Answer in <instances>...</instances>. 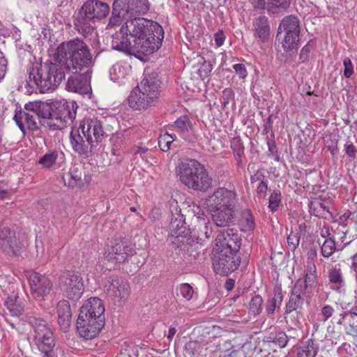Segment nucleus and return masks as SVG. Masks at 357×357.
<instances>
[{"mask_svg": "<svg viewBox=\"0 0 357 357\" xmlns=\"http://www.w3.org/2000/svg\"><path fill=\"white\" fill-rule=\"evenodd\" d=\"M54 59L63 70L74 74L68 79V91L80 94H86L90 91L89 81L79 74L93 63L90 49L83 40L76 38L61 43L55 50Z\"/></svg>", "mask_w": 357, "mask_h": 357, "instance_id": "obj_1", "label": "nucleus"}, {"mask_svg": "<svg viewBox=\"0 0 357 357\" xmlns=\"http://www.w3.org/2000/svg\"><path fill=\"white\" fill-rule=\"evenodd\" d=\"M237 195L234 190L220 187L205 199L213 222L217 227H229L236 218Z\"/></svg>", "mask_w": 357, "mask_h": 357, "instance_id": "obj_2", "label": "nucleus"}, {"mask_svg": "<svg viewBox=\"0 0 357 357\" xmlns=\"http://www.w3.org/2000/svg\"><path fill=\"white\" fill-rule=\"evenodd\" d=\"M64 78L63 68L59 63H50L30 68L27 82L30 86H37L44 93L54 90Z\"/></svg>", "mask_w": 357, "mask_h": 357, "instance_id": "obj_3", "label": "nucleus"}, {"mask_svg": "<svg viewBox=\"0 0 357 357\" xmlns=\"http://www.w3.org/2000/svg\"><path fill=\"white\" fill-rule=\"evenodd\" d=\"M160 88L158 80L152 77L144 78L130 92L128 98L129 107L135 110H146L154 106L160 96Z\"/></svg>", "mask_w": 357, "mask_h": 357, "instance_id": "obj_4", "label": "nucleus"}, {"mask_svg": "<svg viewBox=\"0 0 357 357\" xmlns=\"http://www.w3.org/2000/svg\"><path fill=\"white\" fill-rule=\"evenodd\" d=\"M154 32H156L159 39L164 38L163 29L158 22L145 18L135 17L127 20L112 40L118 38L123 42L131 41L141 36L153 34Z\"/></svg>", "mask_w": 357, "mask_h": 357, "instance_id": "obj_5", "label": "nucleus"}, {"mask_svg": "<svg viewBox=\"0 0 357 357\" xmlns=\"http://www.w3.org/2000/svg\"><path fill=\"white\" fill-rule=\"evenodd\" d=\"M158 34L141 36L132 40L120 41L119 39L112 40V47L114 50L133 54L141 59L142 56L149 55L158 50L163 39H159Z\"/></svg>", "mask_w": 357, "mask_h": 357, "instance_id": "obj_6", "label": "nucleus"}, {"mask_svg": "<svg viewBox=\"0 0 357 357\" xmlns=\"http://www.w3.org/2000/svg\"><path fill=\"white\" fill-rule=\"evenodd\" d=\"M27 320L33 329L31 336L37 349L45 354L44 357H54L52 352L55 346V339L50 327L44 319L36 316H30Z\"/></svg>", "mask_w": 357, "mask_h": 357, "instance_id": "obj_7", "label": "nucleus"}, {"mask_svg": "<svg viewBox=\"0 0 357 357\" xmlns=\"http://www.w3.org/2000/svg\"><path fill=\"white\" fill-rule=\"evenodd\" d=\"M109 12V7L106 3L89 0L82 6L75 24L79 31L87 34L93 29L91 22L95 20L105 18Z\"/></svg>", "mask_w": 357, "mask_h": 357, "instance_id": "obj_8", "label": "nucleus"}, {"mask_svg": "<svg viewBox=\"0 0 357 357\" xmlns=\"http://www.w3.org/2000/svg\"><path fill=\"white\" fill-rule=\"evenodd\" d=\"M213 268L215 273L227 275L236 271L241 263L238 253L227 252L220 248H213Z\"/></svg>", "mask_w": 357, "mask_h": 357, "instance_id": "obj_9", "label": "nucleus"}, {"mask_svg": "<svg viewBox=\"0 0 357 357\" xmlns=\"http://www.w3.org/2000/svg\"><path fill=\"white\" fill-rule=\"evenodd\" d=\"M279 29L284 33L282 42L286 51L297 50L298 47L300 25L298 18L294 15L285 17L281 22Z\"/></svg>", "mask_w": 357, "mask_h": 357, "instance_id": "obj_10", "label": "nucleus"}, {"mask_svg": "<svg viewBox=\"0 0 357 357\" xmlns=\"http://www.w3.org/2000/svg\"><path fill=\"white\" fill-rule=\"evenodd\" d=\"M59 287L65 296L72 301L79 300L84 290L82 278L78 273H66L59 278Z\"/></svg>", "mask_w": 357, "mask_h": 357, "instance_id": "obj_11", "label": "nucleus"}, {"mask_svg": "<svg viewBox=\"0 0 357 357\" xmlns=\"http://www.w3.org/2000/svg\"><path fill=\"white\" fill-rule=\"evenodd\" d=\"M38 107L37 103H29L26 105L24 110H20L15 114L13 119L23 133L38 128L40 123V116L37 112Z\"/></svg>", "mask_w": 357, "mask_h": 357, "instance_id": "obj_12", "label": "nucleus"}, {"mask_svg": "<svg viewBox=\"0 0 357 357\" xmlns=\"http://www.w3.org/2000/svg\"><path fill=\"white\" fill-rule=\"evenodd\" d=\"M105 305L97 297L89 298L81 307L78 319H86L92 322L98 321L105 324Z\"/></svg>", "mask_w": 357, "mask_h": 357, "instance_id": "obj_13", "label": "nucleus"}, {"mask_svg": "<svg viewBox=\"0 0 357 357\" xmlns=\"http://www.w3.org/2000/svg\"><path fill=\"white\" fill-rule=\"evenodd\" d=\"M132 255V248L126 241H116L105 248L104 258L113 264L124 262Z\"/></svg>", "mask_w": 357, "mask_h": 357, "instance_id": "obj_14", "label": "nucleus"}, {"mask_svg": "<svg viewBox=\"0 0 357 357\" xmlns=\"http://www.w3.org/2000/svg\"><path fill=\"white\" fill-rule=\"evenodd\" d=\"M241 245V238L238 231L234 229H229L217 235L213 248L238 254Z\"/></svg>", "mask_w": 357, "mask_h": 357, "instance_id": "obj_15", "label": "nucleus"}, {"mask_svg": "<svg viewBox=\"0 0 357 357\" xmlns=\"http://www.w3.org/2000/svg\"><path fill=\"white\" fill-rule=\"evenodd\" d=\"M28 280L32 294L37 299H40L44 296L50 294L52 289V284L50 280L38 273H29Z\"/></svg>", "mask_w": 357, "mask_h": 357, "instance_id": "obj_16", "label": "nucleus"}, {"mask_svg": "<svg viewBox=\"0 0 357 357\" xmlns=\"http://www.w3.org/2000/svg\"><path fill=\"white\" fill-rule=\"evenodd\" d=\"M78 128L84 137H91L93 144L100 141L104 137L105 132L102 123L96 118L84 119Z\"/></svg>", "mask_w": 357, "mask_h": 357, "instance_id": "obj_17", "label": "nucleus"}, {"mask_svg": "<svg viewBox=\"0 0 357 357\" xmlns=\"http://www.w3.org/2000/svg\"><path fill=\"white\" fill-rule=\"evenodd\" d=\"M104 291L112 299H121L128 295L129 286L118 277L113 276L108 278L105 282Z\"/></svg>", "mask_w": 357, "mask_h": 357, "instance_id": "obj_18", "label": "nucleus"}, {"mask_svg": "<svg viewBox=\"0 0 357 357\" xmlns=\"http://www.w3.org/2000/svg\"><path fill=\"white\" fill-rule=\"evenodd\" d=\"M202 164L195 160H187L180 163L176 168L177 176L180 181L188 188L195 179L194 174L198 171Z\"/></svg>", "mask_w": 357, "mask_h": 357, "instance_id": "obj_19", "label": "nucleus"}, {"mask_svg": "<svg viewBox=\"0 0 357 357\" xmlns=\"http://www.w3.org/2000/svg\"><path fill=\"white\" fill-rule=\"evenodd\" d=\"M70 143L74 151L80 155H87L91 150L93 144L91 138L84 137L80 128H73L70 132Z\"/></svg>", "mask_w": 357, "mask_h": 357, "instance_id": "obj_20", "label": "nucleus"}, {"mask_svg": "<svg viewBox=\"0 0 357 357\" xmlns=\"http://www.w3.org/2000/svg\"><path fill=\"white\" fill-rule=\"evenodd\" d=\"M104 326L102 322H92L86 319H78L77 320V331L79 336L91 340L96 337Z\"/></svg>", "mask_w": 357, "mask_h": 357, "instance_id": "obj_21", "label": "nucleus"}, {"mask_svg": "<svg viewBox=\"0 0 357 357\" xmlns=\"http://www.w3.org/2000/svg\"><path fill=\"white\" fill-rule=\"evenodd\" d=\"M195 179L192 181V183L188 187L194 190L206 192L208 190L212 184V178L208 174V171L203 165L198 167L197 174H194Z\"/></svg>", "mask_w": 357, "mask_h": 357, "instance_id": "obj_22", "label": "nucleus"}, {"mask_svg": "<svg viewBox=\"0 0 357 357\" xmlns=\"http://www.w3.org/2000/svg\"><path fill=\"white\" fill-rule=\"evenodd\" d=\"M303 283V281L299 280L295 284L291 291L289 302L286 305V313H291V312L296 310L302 306L303 303V299L301 296V294L304 293Z\"/></svg>", "mask_w": 357, "mask_h": 357, "instance_id": "obj_23", "label": "nucleus"}, {"mask_svg": "<svg viewBox=\"0 0 357 357\" xmlns=\"http://www.w3.org/2000/svg\"><path fill=\"white\" fill-rule=\"evenodd\" d=\"M56 309L58 323L61 328L66 332L70 327L72 317L70 303L66 300H62L58 303Z\"/></svg>", "mask_w": 357, "mask_h": 357, "instance_id": "obj_24", "label": "nucleus"}, {"mask_svg": "<svg viewBox=\"0 0 357 357\" xmlns=\"http://www.w3.org/2000/svg\"><path fill=\"white\" fill-rule=\"evenodd\" d=\"M253 31L255 39L258 42L264 43L268 40L270 35V26L268 18L260 16L253 23Z\"/></svg>", "mask_w": 357, "mask_h": 357, "instance_id": "obj_25", "label": "nucleus"}, {"mask_svg": "<svg viewBox=\"0 0 357 357\" xmlns=\"http://www.w3.org/2000/svg\"><path fill=\"white\" fill-rule=\"evenodd\" d=\"M290 0H257L255 7L266 10L269 13H276L286 10L290 5Z\"/></svg>", "mask_w": 357, "mask_h": 357, "instance_id": "obj_26", "label": "nucleus"}, {"mask_svg": "<svg viewBox=\"0 0 357 357\" xmlns=\"http://www.w3.org/2000/svg\"><path fill=\"white\" fill-rule=\"evenodd\" d=\"M84 168L82 165L76 164L73 165L69 172L63 177L64 183L69 187H80L83 184L82 176Z\"/></svg>", "mask_w": 357, "mask_h": 357, "instance_id": "obj_27", "label": "nucleus"}, {"mask_svg": "<svg viewBox=\"0 0 357 357\" xmlns=\"http://www.w3.org/2000/svg\"><path fill=\"white\" fill-rule=\"evenodd\" d=\"M131 66L126 62L114 64L109 69V76L114 82L121 84L130 74Z\"/></svg>", "mask_w": 357, "mask_h": 357, "instance_id": "obj_28", "label": "nucleus"}, {"mask_svg": "<svg viewBox=\"0 0 357 357\" xmlns=\"http://www.w3.org/2000/svg\"><path fill=\"white\" fill-rule=\"evenodd\" d=\"M77 104L73 101L65 100L57 107V118L64 123L73 121L75 118Z\"/></svg>", "mask_w": 357, "mask_h": 357, "instance_id": "obj_29", "label": "nucleus"}, {"mask_svg": "<svg viewBox=\"0 0 357 357\" xmlns=\"http://www.w3.org/2000/svg\"><path fill=\"white\" fill-rule=\"evenodd\" d=\"M4 306L6 316L19 317L24 312V307L16 294L9 296L5 301Z\"/></svg>", "mask_w": 357, "mask_h": 357, "instance_id": "obj_30", "label": "nucleus"}, {"mask_svg": "<svg viewBox=\"0 0 357 357\" xmlns=\"http://www.w3.org/2000/svg\"><path fill=\"white\" fill-rule=\"evenodd\" d=\"M303 291L305 293L311 291L317 285V268L314 264L307 266L304 280Z\"/></svg>", "mask_w": 357, "mask_h": 357, "instance_id": "obj_31", "label": "nucleus"}, {"mask_svg": "<svg viewBox=\"0 0 357 357\" xmlns=\"http://www.w3.org/2000/svg\"><path fill=\"white\" fill-rule=\"evenodd\" d=\"M63 153L54 150L43 155L39 160L38 164L43 169H50L57 163V161L62 158Z\"/></svg>", "mask_w": 357, "mask_h": 357, "instance_id": "obj_32", "label": "nucleus"}, {"mask_svg": "<svg viewBox=\"0 0 357 357\" xmlns=\"http://www.w3.org/2000/svg\"><path fill=\"white\" fill-rule=\"evenodd\" d=\"M328 278L331 283L333 284V289L338 292H341L344 281L340 268L335 266L331 268L328 273Z\"/></svg>", "mask_w": 357, "mask_h": 357, "instance_id": "obj_33", "label": "nucleus"}, {"mask_svg": "<svg viewBox=\"0 0 357 357\" xmlns=\"http://www.w3.org/2000/svg\"><path fill=\"white\" fill-rule=\"evenodd\" d=\"M134 0H115L113 6L116 12L121 13L123 15L130 14Z\"/></svg>", "mask_w": 357, "mask_h": 357, "instance_id": "obj_34", "label": "nucleus"}, {"mask_svg": "<svg viewBox=\"0 0 357 357\" xmlns=\"http://www.w3.org/2000/svg\"><path fill=\"white\" fill-rule=\"evenodd\" d=\"M310 210L315 216H324L329 213L328 207L321 201L316 199L311 202Z\"/></svg>", "mask_w": 357, "mask_h": 357, "instance_id": "obj_35", "label": "nucleus"}, {"mask_svg": "<svg viewBox=\"0 0 357 357\" xmlns=\"http://www.w3.org/2000/svg\"><path fill=\"white\" fill-rule=\"evenodd\" d=\"M202 349L201 343L196 340L189 341L185 347V354L190 357H197L201 354Z\"/></svg>", "mask_w": 357, "mask_h": 357, "instance_id": "obj_36", "label": "nucleus"}, {"mask_svg": "<svg viewBox=\"0 0 357 357\" xmlns=\"http://www.w3.org/2000/svg\"><path fill=\"white\" fill-rule=\"evenodd\" d=\"M131 10V15L144 14L149 10V2L148 0H134Z\"/></svg>", "mask_w": 357, "mask_h": 357, "instance_id": "obj_37", "label": "nucleus"}, {"mask_svg": "<svg viewBox=\"0 0 357 357\" xmlns=\"http://www.w3.org/2000/svg\"><path fill=\"white\" fill-rule=\"evenodd\" d=\"M317 354V349L314 347L313 341L310 340L298 351V357H315Z\"/></svg>", "mask_w": 357, "mask_h": 357, "instance_id": "obj_38", "label": "nucleus"}, {"mask_svg": "<svg viewBox=\"0 0 357 357\" xmlns=\"http://www.w3.org/2000/svg\"><path fill=\"white\" fill-rule=\"evenodd\" d=\"M335 240L333 238L326 239L321 247V254L324 257H331L336 250Z\"/></svg>", "mask_w": 357, "mask_h": 357, "instance_id": "obj_39", "label": "nucleus"}, {"mask_svg": "<svg viewBox=\"0 0 357 357\" xmlns=\"http://www.w3.org/2000/svg\"><path fill=\"white\" fill-rule=\"evenodd\" d=\"M282 301L281 293H275L274 297L270 299L266 305V310L268 314H273L277 307H279Z\"/></svg>", "mask_w": 357, "mask_h": 357, "instance_id": "obj_40", "label": "nucleus"}, {"mask_svg": "<svg viewBox=\"0 0 357 357\" xmlns=\"http://www.w3.org/2000/svg\"><path fill=\"white\" fill-rule=\"evenodd\" d=\"M174 139L175 138L167 132L161 135L158 139V145L160 149L164 152L167 151Z\"/></svg>", "mask_w": 357, "mask_h": 357, "instance_id": "obj_41", "label": "nucleus"}, {"mask_svg": "<svg viewBox=\"0 0 357 357\" xmlns=\"http://www.w3.org/2000/svg\"><path fill=\"white\" fill-rule=\"evenodd\" d=\"M281 202V193L279 190H273L268 199V208L273 212L276 211Z\"/></svg>", "mask_w": 357, "mask_h": 357, "instance_id": "obj_42", "label": "nucleus"}, {"mask_svg": "<svg viewBox=\"0 0 357 357\" xmlns=\"http://www.w3.org/2000/svg\"><path fill=\"white\" fill-rule=\"evenodd\" d=\"M8 233L10 234V231L8 229H4V231H2L0 234V247H1L5 251H8V250H11L13 251V246L12 245L11 237L6 236V234Z\"/></svg>", "mask_w": 357, "mask_h": 357, "instance_id": "obj_43", "label": "nucleus"}, {"mask_svg": "<svg viewBox=\"0 0 357 357\" xmlns=\"http://www.w3.org/2000/svg\"><path fill=\"white\" fill-rule=\"evenodd\" d=\"M262 303V298L259 295L255 296L250 303V311L254 314H259L261 310Z\"/></svg>", "mask_w": 357, "mask_h": 357, "instance_id": "obj_44", "label": "nucleus"}, {"mask_svg": "<svg viewBox=\"0 0 357 357\" xmlns=\"http://www.w3.org/2000/svg\"><path fill=\"white\" fill-rule=\"evenodd\" d=\"M178 290L182 297L187 301H190L193 296L194 290L188 283L181 284L178 287Z\"/></svg>", "mask_w": 357, "mask_h": 357, "instance_id": "obj_45", "label": "nucleus"}, {"mask_svg": "<svg viewBox=\"0 0 357 357\" xmlns=\"http://www.w3.org/2000/svg\"><path fill=\"white\" fill-rule=\"evenodd\" d=\"M175 126L181 132H185L191 128V123L188 117L183 116L178 118L175 121Z\"/></svg>", "mask_w": 357, "mask_h": 357, "instance_id": "obj_46", "label": "nucleus"}, {"mask_svg": "<svg viewBox=\"0 0 357 357\" xmlns=\"http://www.w3.org/2000/svg\"><path fill=\"white\" fill-rule=\"evenodd\" d=\"M300 231H291L287 236V243L289 248L292 250H295L300 242Z\"/></svg>", "mask_w": 357, "mask_h": 357, "instance_id": "obj_47", "label": "nucleus"}, {"mask_svg": "<svg viewBox=\"0 0 357 357\" xmlns=\"http://www.w3.org/2000/svg\"><path fill=\"white\" fill-rule=\"evenodd\" d=\"M197 218L199 219L200 223L204 225V231H201V234H199L200 238L202 239V234L204 235L206 238H209L212 234L211 225L210 222L208 220L206 221L204 217L197 216Z\"/></svg>", "mask_w": 357, "mask_h": 357, "instance_id": "obj_48", "label": "nucleus"}, {"mask_svg": "<svg viewBox=\"0 0 357 357\" xmlns=\"http://www.w3.org/2000/svg\"><path fill=\"white\" fill-rule=\"evenodd\" d=\"M343 66H344V70H343L344 76L346 78L351 77V75L354 73V66L351 62V60L348 57L344 58L343 59Z\"/></svg>", "mask_w": 357, "mask_h": 357, "instance_id": "obj_49", "label": "nucleus"}, {"mask_svg": "<svg viewBox=\"0 0 357 357\" xmlns=\"http://www.w3.org/2000/svg\"><path fill=\"white\" fill-rule=\"evenodd\" d=\"M125 17L121 13L112 10V16L109 18L107 26L114 27L121 22L122 18Z\"/></svg>", "mask_w": 357, "mask_h": 357, "instance_id": "obj_50", "label": "nucleus"}, {"mask_svg": "<svg viewBox=\"0 0 357 357\" xmlns=\"http://www.w3.org/2000/svg\"><path fill=\"white\" fill-rule=\"evenodd\" d=\"M313 48V43H308L307 45H305L301 50L300 53V59L302 61V62L306 61L310 56V52Z\"/></svg>", "mask_w": 357, "mask_h": 357, "instance_id": "obj_51", "label": "nucleus"}, {"mask_svg": "<svg viewBox=\"0 0 357 357\" xmlns=\"http://www.w3.org/2000/svg\"><path fill=\"white\" fill-rule=\"evenodd\" d=\"M267 189H268L267 181H261L259 183H257V189H256L257 196L259 198L264 199L266 195Z\"/></svg>", "mask_w": 357, "mask_h": 357, "instance_id": "obj_52", "label": "nucleus"}, {"mask_svg": "<svg viewBox=\"0 0 357 357\" xmlns=\"http://www.w3.org/2000/svg\"><path fill=\"white\" fill-rule=\"evenodd\" d=\"M233 68L234 69L240 79H245L247 77L248 73L245 65L242 63L234 64L233 66Z\"/></svg>", "mask_w": 357, "mask_h": 357, "instance_id": "obj_53", "label": "nucleus"}, {"mask_svg": "<svg viewBox=\"0 0 357 357\" xmlns=\"http://www.w3.org/2000/svg\"><path fill=\"white\" fill-rule=\"evenodd\" d=\"M244 221L245 222L244 227L247 230H251L255 227L254 218L252 215L248 212L245 214Z\"/></svg>", "mask_w": 357, "mask_h": 357, "instance_id": "obj_54", "label": "nucleus"}, {"mask_svg": "<svg viewBox=\"0 0 357 357\" xmlns=\"http://www.w3.org/2000/svg\"><path fill=\"white\" fill-rule=\"evenodd\" d=\"M334 312V309L330 305H325L321 309V314L324 317V321H326L332 317Z\"/></svg>", "mask_w": 357, "mask_h": 357, "instance_id": "obj_55", "label": "nucleus"}, {"mask_svg": "<svg viewBox=\"0 0 357 357\" xmlns=\"http://www.w3.org/2000/svg\"><path fill=\"white\" fill-rule=\"evenodd\" d=\"M234 93L231 89L227 88L222 91V98L224 105H227L230 100L233 98Z\"/></svg>", "mask_w": 357, "mask_h": 357, "instance_id": "obj_56", "label": "nucleus"}, {"mask_svg": "<svg viewBox=\"0 0 357 357\" xmlns=\"http://www.w3.org/2000/svg\"><path fill=\"white\" fill-rule=\"evenodd\" d=\"M250 181L252 183L257 182L259 183L261 181H266L264 172L261 169L257 170V172L251 176Z\"/></svg>", "mask_w": 357, "mask_h": 357, "instance_id": "obj_57", "label": "nucleus"}, {"mask_svg": "<svg viewBox=\"0 0 357 357\" xmlns=\"http://www.w3.org/2000/svg\"><path fill=\"white\" fill-rule=\"evenodd\" d=\"M345 153L346 154L352 158L356 157V146L352 144H345Z\"/></svg>", "mask_w": 357, "mask_h": 357, "instance_id": "obj_58", "label": "nucleus"}, {"mask_svg": "<svg viewBox=\"0 0 357 357\" xmlns=\"http://www.w3.org/2000/svg\"><path fill=\"white\" fill-rule=\"evenodd\" d=\"M225 40V36L222 31H218L215 34V42L217 46L220 47L222 45Z\"/></svg>", "mask_w": 357, "mask_h": 357, "instance_id": "obj_59", "label": "nucleus"}, {"mask_svg": "<svg viewBox=\"0 0 357 357\" xmlns=\"http://www.w3.org/2000/svg\"><path fill=\"white\" fill-rule=\"evenodd\" d=\"M321 236L326 239H328L329 238H332L331 236V231L330 230L329 227H324L321 231H320Z\"/></svg>", "mask_w": 357, "mask_h": 357, "instance_id": "obj_60", "label": "nucleus"}, {"mask_svg": "<svg viewBox=\"0 0 357 357\" xmlns=\"http://www.w3.org/2000/svg\"><path fill=\"white\" fill-rule=\"evenodd\" d=\"M6 73V64L0 63V82L4 78Z\"/></svg>", "mask_w": 357, "mask_h": 357, "instance_id": "obj_61", "label": "nucleus"}, {"mask_svg": "<svg viewBox=\"0 0 357 357\" xmlns=\"http://www.w3.org/2000/svg\"><path fill=\"white\" fill-rule=\"evenodd\" d=\"M351 268L355 273H357V252L351 257Z\"/></svg>", "mask_w": 357, "mask_h": 357, "instance_id": "obj_62", "label": "nucleus"}, {"mask_svg": "<svg viewBox=\"0 0 357 357\" xmlns=\"http://www.w3.org/2000/svg\"><path fill=\"white\" fill-rule=\"evenodd\" d=\"M176 329L174 327H171L169 329L167 338L171 340L173 338V337L174 336V335L176 334Z\"/></svg>", "mask_w": 357, "mask_h": 357, "instance_id": "obj_63", "label": "nucleus"}, {"mask_svg": "<svg viewBox=\"0 0 357 357\" xmlns=\"http://www.w3.org/2000/svg\"><path fill=\"white\" fill-rule=\"evenodd\" d=\"M234 280H227L226 282V288L229 290L232 289L234 287Z\"/></svg>", "mask_w": 357, "mask_h": 357, "instance_id": "obj_64", "label": "nucleus"}]
</instances>
